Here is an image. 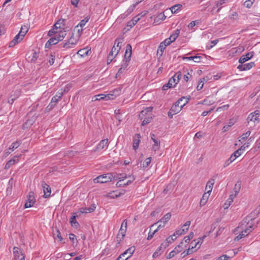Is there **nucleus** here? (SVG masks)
<instances>
[{"instance_id": "1", "label": "nucleus", "mask_w": 260, "mask_h": 260, "mask_svg": "<svg viewBox=\"0 0 260 260\" xmlns=\"http://www.w3.org/2000/svg\"><path fill=\"white\" fill-rule=\"evenodd\" d=\"M254 219H250L249 217H246L242 221V225L246 223L245 225L246 228L244 230L242 231L240 235L242 238H244L249 235L255 228L256 227L258 222H256L255 225H254Z\"/></svg>"}, {"instance_id": "2", "label": "nucleus", "mask_w": 260, "mask_h": 260, "mask_svg": "<svg viewBox=\"0 0 260 260\" xmlns=\"http://www.w3.org/2000/svg\"><path fill=\"white\" fill-rule=\"evenodd\" d=\"M183 99H185V98H181L179 99L174 105H173L169 111L168 112V116L170 118H172L173 116L175 114H176L178 112H179L182 107L185 105L186 103H187V101H186L185 103L181 104V102L183 101Z\"/></svg>"}, {"instance_id": "3", "label": "nucleus", "mask_w": 260, "mask_h": 260, "mask_svg": "<svg viewBox=\"0 0 260 260\" xmlns=\"http://www.w3.org/2000/svg\"><path fill=\"white\" fill-rule=\"evenodd\" d=\"M115 176L112 173H107L99 176L93 179L94 183H105L115 179Z\"/></svg>"}, {"instance_id": "4", "label": "nucleus", "mask_w": 260, "mask_h": 260, "mask_svg": "<svg viewBox=\"0 0 260 260\" xmlns=\"http://www.w3.org/2000/svg\"><path fill=\"white\" fill-rule=\"evenodd\" d=\"M39 50H28L26 56L29 62H35L39 57Z\"/></svg>"}, {"instance_id": "5", "label": "nucleus", "mask_w": 260, "mask_h": 260, "mask_svg": "<svg viewBox=\"0 0 260 260\" xmlns=\"http://www.w3.org/2000/svg\"><path fill=\"white\" fill-rule=\"evenodd\" d=\"M259 116L260 112L258 110L254 111L253 113H250L247 118L248 123H250V122H252L254 123H258L259 121Z\"/></svg>"}, {"instance_id": "6", "label": "nucleus", "mask_w": 260, "mask_h": 260, "mask_svg": "<svg viewBox=\"0 0 260 260\" xmlns=\"http://www.w3.org/2000/svg\"><path fill=\"white\" fill-rule=\"evenodd\" d=\"M242 154L241 150H237L235 151L229 157V158L225 161L224 164V167H226L233 161H234L236 158L240 156Z\"/></svg>"}, {"instance_id": "7", "label": "nucleus", "mask_w": 260, "mask_h": 260, "mask_svg": "<svg viewBox=\"0 0 260 260\" xmlns=\"http://www.w3.org/2000/svg\"><path fill=\"white\" fill-rule=\"evenodd\" d=\"M35 202L34 193L30 191L28 193L27 196V200L24 204V208H27L31 207L33 206Z\"/></svg>"}, {"instance_id": "8", "label": "nucleus", "mask_w": 260, "mask_h": 260, "mask_svg": "<svg viewBox=\"0 0 260 260\" xmlns=\"http://www.w3.org/2000/svg\"><path fill=\"white\" fill-rule=\"evenodd\" d=\"M65 22L66 20L63 19L58 20L53 25L54 29L57 31L62 29H69V27H65Z\"/></svg>"}, {"instance_id": "9", "label": "nucleus", "mask_w": 260, "mask_h": 260, "mask_svg": "<svg viewBox=\"0 0 260 260\" xmlns=\"http://www.w3.org/2000/svg\"><path fill=\"white\" fill-rule=\"evenodd\" d=\"M134 251L135 248L134 247H131L126 249L119 256H121V260H126L132 256Z\"/></svg>"}, {"instance_id": "10", "label": "nucleus", "mask_w": 260, "mask_h": 260, "mask_svg": "<svg viewBox=\"0 0 260 260\" xmlns=\"http://www.w3.org/2000/svg\"><path fill=\"white\" fill-rule=\"evenodd\" d=\"M13 249L15 260H25V256L19 248L14 247Z\"/></svg>"}, {"instance_id": "11", "label": "nucleus", "mask_w": 260, "mask_h": 260, "mask_svg": "<svg viewBox=\"0 0 260 260\" xmlns=\"http://www.w3.org/2000/svg\"><path fill=\"white\" fill-rule=\"evenodd\" d=\"M41 186L43 189L44 191V196L43 197L45 198H48L50 196L51 193V187L49 185H48L45 182L42 181L41 182Z\"/></svg>"}, {"instance_id": "12", "label": "nucleus", "mask_w": 260, "mask_h": 260, "mask_svg": "<svg viewBox=\"0 0 260 260\" xmlns=\"http://www.w3.org/2000/svg\"><path fill=\"white\" fill-rule=\"evenodd\" d=\"M203 57H205V56L204 54L202 55H196L194 56H186V57H183V59L184 60L187 59L189 60H193L196 62H200L202 61V59Z\"/></svg>"}, {"instance_id": "13", "label": "nucleus", "mask_w": 260, "mask_h": 260, "mask_svg": "<svg viewBox=\"0 0 260 260\" xmlns=\"http://www.w3.org/2000/svg\"><path fill=\"white\" fill-rule=\"evenodd\" d=\"M255 66L254 62H250L245 64L241 63L237 67V69L241 71L249 70Z\"/></svg>"}, {"instance_id": "14", "label": "nucleus", "mask_w": 260, "mask_h": 260, "mask_svg": "<svg viewBox=\"0 0 260 260\" xmlns=\"http://www.w3.org/2000/svg\"><path fill=\"white\" fill-rule=\"evenodd\" d=\"M254 52H250L246 53L245 55H243L239 59V62L240 63H244L246 61L250 59L253 56Z\"/></svg>"}, {"instance_id": "15", "label": "nucleus", "mask_w": 260, "mask_h": 260, "mask_svg": "<svg viewBox=\"0 0 260 260\" xmlns=\"http://www.w3.org/2000/svg\"><path fill=\"white\" fill-rule=\"evenodd\" d=\"M77 39H75L73 36H71L68 42L64 44L63 47L66 48H73L74 47V45L77 44Z\"/></svg>"}, {"instance_id": "16", "label": "nucleus", "mask_w": 260, "mask_h": 260, "mask_svg": "<svg viewBox=\"0 0 260 260\" xmlns=\"http://www.w3.org/2000/svg\"><path fill=\"white\" fill-rule=\"evenodd\" d=\"M23 37L19 34H18L9 43V47H14L17 43L20 42L22 40Z\"/></svg>"}, {"instance_id": "17", "label": "nucleus", "mask_w": 260, "mask_h": 260, "mask_svg": "<svg viewBox=\"0 0 260 260\" xmlns=\"http://www.w3.org/2000/svg\"><path fill=\"white\" fill-rule=\"evenodd\" d=\"M108 139L102 140L97 145L96 150H100L108 147Z\"/></svg>"}, {"instance_id": "18", "label": "nucleus", "mask_w": 260, "mask_h": 260, "mask_svg": "<svg viewBox=\"0 0 260 260\" xmlns=\"http://www.w3.org/2000/svg\"><path fill=\"white\" fill-rule=\"evenodd\" d=\"M214 182L215 180L214 179H211L208 181L205 188V190L207 191V193H209L210 194V193H211Z\"/></svg>"}, {"instance_id": "19", "label": "nucleus", "mask_w": 260, "mask_h": 260, "mask_svg": "<svg viewBox=\"0 0 260 260\" xmlns=\"http://www.w3.org/2000/svg\"><path fill=\"white\" fill-rule=\"evenodd\" d=\"M132 50H125L124 59L122 63H127V66L128 65V63L129 60H131L132 52Z\"/></svg>"}, {"instance_id": "20", "label": "nucleus", "mask_w": 260, "mask_h": 260, "mask_svg": "<svg viewBox=\"0 0 260 260\" xmlns=\"http://www.w3.org/2000/svg\"><path fill=\"white\" fill-rule=\"evenodd\" d=\"M126 231L123 228H120L117 236V241L119 243L124 238L125 235Z\"/></svg>"}, {"instance_id": "21", "label": "nucleus", "mask_w": 260, "mask_h": 260, "mask_svg": "<svg viewBox=\"0 0 260 260\" xmlns=\"http://www.w3.org/2000/svg\"><path fill=\"white\" fill-rule=\"evenodd\" d=\"M69 30V29H62L57 31H56V34L55 35V37H56L59 41H61L66 36V31Z\"/></svg>"}, {"instance_id": "22", "label": "nucleus", "mask_w": 260, "mask_h": 260, "mask_svg": "<svg viewBox=\"0 0 260 260\" xmlns=\"http://www.w3.org/2000/svg\"><path fill=\"white\" fill-rule=\"evenodd\" d=\"M140 135L139 134H137L135 135V138L133 140V148L135 150H136L138 147L139 145V143L140 142Z\"/></svg>"}, {"instance_id": "23", "label": "nucleus", "mask_w": 260, "mask_h": 260, "mask_svg": "<svg viewBox=\"0 0 260 260\" xmlns=\"http://www.w3.org/2000/svg\"><path fill=\"white\" fill-rule=\"evenodd\" d=\"M171 216V214L170 213H167L166 214L164 217L160 219L156 223L157 224L158 223H164V224H166V223L170 220Z\"/></svg>"}, {"instance_id": "24", "label": "nucleus", "mask_w": 260, "mask_h": 260, "mask_svg": "<svg viewBox=\"0 0 260 260\" xmlns=\"http://www.w3.org/2000/svg\"><path fill=\"white\" fill-rule=\"evenodd\" d=\"M179 34L180 29H176L174 32L173 34H172L169 38H168V40H169V41H171V43L174 42L177 38Z\"/></svg>"}, {"instance_id": "25", "label": "nucleus", "mask_w": 260, "mask_h": 260, "mask_svg": "<svg viewBox=\"0 0 260 260\" xmlns=\"http://www.w3.org/2000/svg\"><path fill=\"white\" fill-rule=\"evenodd\" d=\"M179 34L180 29H176L174 32L173 34H172L169 38H168V40H169V41H171V43L174 42L177 38Z\"/></svg>"}, {"instance_id": "26", "label": "nucleus", "mask_w": 260, "mask_h": 260, "mask_svg": "<svg viewBox=\"0 0 260 260\" xmlns=\"http://www.w3.org/2000/svg\"><path fill=\"white\" fill-rule=\"evenodd\" d=\"M127 67V63H122L121 64V67L120 69H119L117 74H116V78H118L120 76V75L123 74L124 71Z\"/></svg>"}, {"instance_id": "27", "label": "nucleus", "mask_w": 260, "mask_h": 260, "mask_svg": "<svg viewBox=\"0 0 260 260\" xmlns=\"http://www.w3.org/2000/svg\"><path fill=\"white\" fill-rule=\"evenodd\" d=\"M182 7V5L181 4H177L171 7L170 9L172 13L174 14L178 12Z\"/></svg>"}, {"instance_id": "28", "label": "nucleus", "mask_w": 260, "mask_h": 260, "mask_svg": "<svg viewBox=\"0 0 260 260\" xmlns=\"http://www.w3.org/2000/svg\"><path fill=\"white\" fill-rule=\"evenodd\" d=\"M207 193H205L201 199L200 204L201 207L204 206L208 201L210 194L207 195Z\"/></svg>"}, {"instance_id": "29", "label": "nucleus", "mask_w": 260, "mask_h": 260, "mask_svg": "<svg viewBox=\"0 0 260 260\" xmlns=\"http://www.w3.org/2000/svg\"><path fill=\"white\" fill-rule=\"evenodd\" d=\"M123 41L124 40L122 38L117 39L115 40L114 46L112 49H113L115 47H118L119 49H120L122 47L121 44L123 43Z\"/></svg>"}, {"instance_id": "30", "label": "nucleus", "mask_w": 260, "mask_h": 260, "mask_svg": "<svg viewBox=\"0 0 260 260\" xmlns=\"http://www.w3.org/2000/svg\"><path fill=\"white\" fill-rule=\"evenodd\" d=\"M89 52L91 53V50H78L77 54L81 57H83L84 55H88Z\"/></svg>"}, {"instance_id": "31", "label": "nucleus", "mask_w": 260, "mask_h": 260, "mask_svg": "<svg viewBox=\"0 0 260 260\" xmlns=\"http://www.w3.org/2000/svg\"><path fill=\"white\" fill-rule=\"evenodd\" d=\"M28 27L26 25H23L21 27V29L18 34H19L23 38L25 36L28 31Z\"/></svg>"}, {"instance_id": "32", "label": "nucleus", "mask_w": 260, "mask_h": 260, "mask_svg": "<svg viewBox=\"0 0 260 260\" xmlns=\"http://www.w3.org/2000/svg\"><path fill=\"white\" fill-rule=\"evenodd\" d=\"M235 197L233 195H231L230 198L226 201L224 204L223 207L224 209H227L230 206L231 204L233 202V199Z\"/></svg>"}, {"instance_id": "33", "label": "nucleus", "mask_w": 260, "mask_h": 260, "mask_svg": "<svg viewBox=\"0 0 260 260\" xmlns=\"http://www.w3.org/2000/svg\"><path fill=\"white\" fill-rule=\"evenodd\" d=\"M154 144L152 145V150L156 151L158 150L160 148V141L157 139L154 140Z\"/></svg>"}, {"instance_id": "34", "label": "nucleus", "mask_w": 260, "mask_h": 260, "mask_svg": "<svg viewBox=\"0 0 260 260\" xmlns=\"http://www.w3.org/2000/svg\"><path fill=\"white\" fill-rule=\"evenodd\" d=\"M225 3V0H219L218 1L215 6L213 7L212 11H213L215 8H218L217 10V12H219L221 8V6Z\"/></svg>"}, {"instance_id": "35", "label": "nucleus", "mask_w": 260, "mask_h": 260, "mask_svg": "<svg viewBox=\"0 0 260 260\" xmlns=\"http://www.w3.org/2000/svg\"><path fill=\"white\" fill-rule=\"evenodd\" d=\"M152 109H153V108L152 107H148L145 108V109L144 110L141 111V114H140L139 116L141 117L145 115L148 113L151 112L152 111Z\"/></svg>"}, {"instance_id": "36", "label": "nucleus", "mask_w": 260, "mask_h": 260, "mask_svg": "<svg viewBox=\"0 0 260 260\" xmlns=\"http://www.w3.org/2000/svg\"><path fill=\"white\" fill-rule=\"evenodd\" d=\"M70 222L72 225V226L77 228L79 224V223L76 220V216H72L70 219Z\"/></svg>"}, {"instance_id": "37", "label": "nucleus", "mask_w": 260, "mask_h": 260, "mask_svg": "<svg viewBox=\"0 0 260 260\" xmlns=\"http://www.w3.org/2000/svg\"><path fill=\"white\" fill-rule=\"evenodd\" d=\"M206 237V236H204L202 237H200L198 240V241L197 242L196 241V242L194 243V246H191V248H194L195 247H196L198 245H199V247L198 248H200L201 245L202 244V243H203V240H204V239Z\"/></svg>"}, {"instance_id": "38", "label": "nucleus", "mask_w": 260, "mask_h": 260, "mask_svg": "<svg viewBox=\"0 0 260 260\" xmlns=\"http://www.w3.org/2000/svg\"><path fill=\"white\" fill-rule=\"evenodd\" d=\"M163 245L164 244L162 243L158 248V249L153 253L152 255L153 258H156L161 254V252H160V251L161 250V248L164 246Z\"/></svg>"}, {"instance_id": "39", "label": "nucleus", "mask_w": 260, "mask_h": 260, "mask_svg": "<svg viewBox=\"0 0 260 260\" xmlns=\"http://www.w3.org/2000/svg\"><path fill=\"white\" fill-rule=\"evenodd\" d=\"M241 181H237V183L235 185V188H234V191H235V195L234 197H235L239 192V190L241 188Z\"/></svg>"}, {"instance_id": "40", "label": "nucleus", "mask_w": 260, "mask_h": 260, "mask_svg": "<svg viewBox=\"0 0 260 260\" xmlns=\"http://www.w3.org/2000/svg\"><path fill=\"white\" fill-rule=\"evenodd\" d=\"M20 142L19 141H16L13 142L11 145L10 146L9 148V150H11V151H14L15 149L18 148L20 145Z\"/></svg>"}, {"instance_id": "41", "label": "nucleus", "mask_w": 260, "mask_h": 260, "mask_svg": "<svg viewBox=\"0 0 260 260\" xmlns=\"http://www.w3.org/2000/svg\"><path fill=\"white\" fill-rule=\"evenodd\" d=\"M212 80V76L211 74H209L207 76L200 79V83H204V82H208V81Z\"/></svg>"}, {"instance_id": "42", "label": "nucleus", "mask_w": 260, "mask_h": 260, "mask_svg": "<svg viewBox=\"0 0 260 260\" xmlns=\"http://www.w3.org/2000/svg\"><path fill=\"white\" fill-rule=\"evenodd\" d=\"M119 52L118 50H111L108 57H111L114 59Z\"/></svg>"}, {"instance_id": "43", "label": "nucleus", "mask_w": 260, "mask_h": 260, "mask_svg": "<svg viewBox=\"0 0 260 260\" xmlns=\"http://www.w3.org/2000/svg\"><path fill=\"white\" fill-rule=\"evenodd\" d=\"M190 221H187L184 224V225L182 226V231H183L184 232H185V233H186L188 230V228L190 226Z\"/></svg>"}, {"instance_id": "44", "label": "nucleus", "mask_w": 260, "mask_h": 260, "mask_svg": "<svg viewBox=\"0 0 260 260\" xmlns=\"http://www.w3.org/2000/svg\"><path fill=\"white\" fill-rule=\"evenodd\" d=\"M234 122L230 120V121L229 122V124L228 125H224L222 128V131L223 132H225L228 131L229 128L234 124Z\"/></svg>"}, {"instance_id": "45", "label": "nucleus", "mask_w": 260, "mask_h": 260, "mask_svg": "<svg viewBox=\"0 0 260 260\" xmlns=\"http://www.w3.org/2000/svg\"><path fill=\"white\" fill-rule=\"evenodd\" d=\"M177 82L176 81V79L174 78V77H172L168 81V84L171 85V86H175L176 84H177Z\"/></svg>"}, {"instance_id": "46", "label": "nucleus", "mask_w": 260, "mask_h": 260, "mask_svg": "<svg viewBox=\"0 0 260 260\" xmlns=\"http://www.w3.org/2000/svg\"><path fill=\"white\" fill-rule=\"evenodd\" d=\"M152 119V118L151 116H148L147 117H145L142 121V125H145L149 123L151 121Z\"/></svg>"}, {"instance_id": "47", "label": "nucleus", "mask_w": 260, "mask_h": 260, "mask_svg": "<svg viewBox=\"0 0 260 260\" xmlns=\"http://www.w3.org/2000/svg\"><path fill=\"white\" fill-rule=\"evenodd\" d=\"M157 224V223H155L154 224H153L151 226H150V231L148 233V237H147V240H150L154 236V233L153 232H151V229L152 228H153V226H154L156 224Z\"/></svg>"}, {"instance_id": "48", "label": "nucleus", "mask_w": 260, "mask_h": 260, "mask_svg": "<svg viewBox=\"0 0 260 260\" xmlns=\"http://www.w3.org/2000/svg\"><path fill=\"white\" fill-rule=\"evenodd\" d=\"M143 15H141V14H138V15L134 17L131 20L133 22H134L135 24L140 20L141 18Z\"/></svg>"}, {"instance_id": "49", "label": "nucleus", "mask_w": 260, "mask_h": 260, "mask_svg": "<svg viewBox=\"0 0 260 260\" xmlns=\"http://www.w3.org/2000/svg\"><path fill=\"white\" fill-rule=\"evenodd\" d=\"M49 40L52 45L56 44L59 41V39L56 37H55V36L51 38Z\"/></svg>"}, {"instance_id": "50", "label": "nucleus", "mask_w": 260, "mask_h": 260, "mask_svg": "<svg viewBox=\"0 0 260 260\" xmlns=\"http://www.w3.org/2000/svg\"><path fill=\"white\" fill-rule=\"evenodd\" d=\"M176 79V81L178 82L182 77V73L181 72L178 71L175 73V74L173 76Z\"/></svg>"}, {"instance_id": "51", "label": "nucleus", "mask_w": 260, "mask_h": 260, "mask_svg": "<svg viewBox=\"0 0 260 260\" xmlns=\"http://www.w3.org/2000/svg\"><path fill=\"white\" fill-rule=\"evenodd\" d=\"M251 134V132L250 131H247V132H246L245 133L243 134L241 137V139L242 140H245L246 139H247V138L250 136Z\"/></svg>"}, {"instance_id": "52", "label": "nucleus", "mask_w": 260, "mask_h": 260, "mask_svg": "<svg viewBox=\"0 0 260 260\" xmlns=\"http://www.w3.org/2000/svg\"><path fill=\"white\" fill-rule=\"evenodd\" d=\"M117 179H119L120 181H123L124 179L126 178V175L124 173L123 174H119L116 177Z\"/></svg>"}, {"instance_id": "53", "label": "nucleus", "mask_w": 260, "mask_h": 260, "mask_svg": "<svg viewBox=\"0 0 260 260\" xmlns=\"http://www.w3.org/2000/svg\"><path fill=\"white\" fill-rule=\"evenodd\" d=\"M151 158L150 157H148L144 161V162H143V167H147L150 164L151 162Z\"/></svg>"}, {"instance_id": "54", "label": "nucleus", "mask_w": 260, "mask_h": 260, "mask_svg": "<svg viewBox=\"0 0 260 260\" xmlns=\"http://www.w3.org/2000/svg\"><path fill=\"white\" fill-rule=\"evenodd\" d=\"M32 124V122L30 120H27L22 125V127L23 129L27 128L28 126L31 125Z\"/></svg>"}, {"instance_id": "55", "label": "nucleus", "mask_w": 260, "mask_h": 260, "mask_svg": "<svg viewBox=\"0 0 260 260\" xmlns=\"http://www.w3.org/2000/svg\"><path fill=\"white\" fill-rule=\"evenodd\" d=\"M89 18L87 17H86L83 20H81L79 23V25L81 27H83L86 23L88 21Z\"/></svg>"}, {"instance_id": "56", "label": "nucleus", "mask_w": 260, "mask_h": 260, "mask_svg": "<svg viewBox=\"0 0 260 260\" xmlns=\"http://www.w3.org/2000/svg\"><path fill=\"white\" fill-rule=\"evenodd\" d=\"M183 248L181 246V244H179L177 245L173 250H175V253L176 254L178 253L179 252H181Z\"/></svg>"}, {"instance_id": "57", "label": "nucleus", "mask_w": 260, "mask_h": 260, "mask_svg": "<svg viewBox=\"0 0 260 260\" xmlns=\"http://www.w3.org/2000/svg\"><path fill=\"white\" fill-rule=\"evenodd\" d=\"M56 31H57V30L55 29H54V27H53V28H52L48 31V35L49 36H52L53 35L55 36L56 34Z\"/></svg>"}, {"instance_id": "58", "label": "nucleus", "mask_w": 260, "mask_h": 260, "mask_svg": "<svg viewBox=\"0 0 260 260\" xmlns=\"http://www.w3.org/2000/svg\"><path fill=\"white\" fill-rule=\"evenodd\" d=\"M15 159H12L8 161L5 166V169L9 168L11 165L14 164Z\"/></svg>"}, {"instance_id": "59", "label": "nucleus", "mask_w": 260, "mask_h": 260, "mask_svg": "<svg viewBox=\"0 0 260 260\" xmlns=\"http://www.w3.org/2000/svg\"><path fill=\"white\" fill-rule=\"evenodd\" d=\"M110 249L108 247H106L105 248L103 251H102V255H107L109 254L110 253Z\"/></svg>"}, {"instance_id": "60", "label": "nucleus", "mask_w": 260, "mask_h": 260, "mask_svg": "<svg viewBox=\"0 0 260 260\" xmlns=\"http://www.w3.org/2000/svg\"><path fill=\"white\" fill-rule=\"evenodd\" d=\"M63 94V92L61 90L60 92L58 91L56 93L55 96L57 98V99L58 100V101H59L61 99Z\"/></svg>"}, {"instance_id": "61", "label": "nucleus", "mask_w": 260, "mask_h": 260, "mask_svg": "<svg viewBox=\"0 0 260 260\" xmlns=\"http://www.w3.org/2000/svg\"><path fill=\"white\" fill-rule=\"evenodd\" d=\"M136 4H133L129 7L128 10H127V12L128 14L131 13L134 11V10L135 9V7H136Z\"/></svg>"}, {"instance_id": "62", "label": "nucleus", "mask_w": 260, "mask_h": 260, "mask_svg": "<svg viewBox=\"0 0 260 260\" xmlns=\"http://www.w3.org/2000/svg\"><path fill=\"white\" fill-rule=\"evenodd\" d=\"M176 254H177L175 253V250H172L169 253L168 255L167 256V258L170 259L174 257Z\"/></svg>"}, {"instance_id": "63", "label": "nucleus", "mask_w": 260, "mask_h": 260, "mask_svg": "<svg viewBox=\"0 0 260 260\" xmlns=\"http://www.w3.org/2000/svg\"><path fill=\"white\" fill-rule=\"evenodd\" d=\"M253 4V3H252V2H251V1H246V2H244V5L246 8H249L252 6Z\"/></svg>"}, {"instance_id": "64", "label": "nucleus", "mask_w": 260, "mask_h": 260, "mask_svg": "<svg viewBox=\"0 0 260 260\" xmlns=\"http://www.w3.org/2000/svg\"><path fill=\"white\" fill-rule=\"evenodd\" d=\"M229 257L226 255H222L219 257L216 260H227Z\"/></svg>"}]
</instances>
